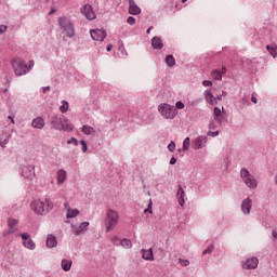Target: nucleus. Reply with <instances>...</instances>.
I'll return each instance as SVG.
<instances>
[{
	"instance_id": "obj_46",
	"label": "nucleus",
	"mask_w": 277,
	"mask_h": 277,
	"mask_svg": "<svg viewBox=\"0 0 277 277\" xmlns=\"http://www.w3.org/2000/svg\"><path fill=\"white\" fill-rule=\"evenodd\" d=\"M6 143H8V141L5 140V141H0V147H2V148H4L5 147V145H6Z\"/></svg>"
},
{
	"instance_id": "obj_23",
	"label": "nucleus",
	"mask_w": 277,
	"mask_h": 277,
	"mask_svg": "<svg viewBox=\"0 0 277 277\" xmlns=\"http://www.w3.org/2000/svg\"><path fill=\"white\" fill-rule=\"evenodd\" d=\"M17 225L16 219H9V232H6V235H12L16 233V228L14 226Z\"/></svg>"
},
{
	"instance_id": "obj_37",
	"label": "nucleus",
	"mask_w": 277,
	"mask_h": 277,
	"mask_svg": "<svg viewBox=\"0 0 277 277\" xmlns=\"http://www.w3.org/2000/svg\"><path fill=\"white\" fill-rule=\"evenodd\" d=\"M26 67H27L29 70L34 69V67H35V61H34V60L29 61V62H28V65L26 64Z\"/></svg>"
},
{
	"instance_id": "obj_36",
	"label": "nucleus",
	"mask_w": 277,
	"mask_h": 277,
	"mask_svg": "<svg viewBox=\"0 0 277 277\" xmlns=\"http://www.w3.org/2000/svg\"><path fill=\"white\" fill-rule=\"evenodd\" d=\"M68 145H74V146H77L78 145V142H77V140L75 138V137H72V138H69V141H67L66 142Z\"/></svg>"
},
{
	"instance_id": "obj_10",
	"label": "nucleus",
	"mask_w": 277,
	"mask_h": 277,
	"mask_svg": "<svg viewBox=\"0 0 277 277\" xmlns=\"http://www.w3.org/2000/svg\"><path fill=\"white\" fill-rule=\"evenodd\" d=\"M82 14L88 21L96 19V14L93 12V8L91 5H83Z\"/></svg>"
},
{
	"instance_id": "obj_7",
	"label": "nucleus",
	"mask_w": 277,
	"mask_h": 277,
	"mask_svg": "<svg viewBox=\"0 0 277 277\" xmlns=\"http://www.w3.org/2000/svg\"><path fill=\"white\" fill-rule=\"evenodd\" d=\"M58 26H61L63 35L68 38L75 37V27H72L71 21H69L67 17L58 18Z\"/></svg>"
},
{
	"instance_id": "obj_47",
	"label": "nucleus",
	"mask_w": 277,
	"mask_h": 277,
	"mask_svg": "<svg viewBox=\"0 0 277 277\" xmlns=\"http://www.w3.org/2000/svg\"><path fill=\"white\" fill-rule=\"evenodd\" d=\"M111 50H113V44H108V47H106V51L111 52Z\"/></svg>"
},
{
	"instance_id": "obj_22",
	"label": "nucleus",
	"mask_w": 277,
	"mask_h": 277,
	"mask_svg": "<svg viewBox=\"0 0 277 277\" xmlns=\"http://www.w3.org/2000/svg\"><path fill=\"white\" fill-rule=\"evenodd\" d=\"M61 266H62V271H63V272H69V271H71L72 260L63 259V260H62V263H61Z\"/></svg>"
},
{
	"instance_id": "obj_16",
	"label": "nucleus",
	"mask_w": 277,
	"mask_h": 277,
	"mask_svg": "<svg viewBox=\"0 0 277 277\" xmlns=\"http://www.w3.org/2000/svg\"><path fill=\"white\" fill-rule=\"evenodd\" d=\"M63 206L65 207L66 217L72 219L79 215V210L70 208L68 203H64Z\"/></svg>"
},
{
	"instance_id": "obj_15",
	"label": "nucleus",
	"mask_w": 277,
	"mask_h": 277,
	"mask_svg": "<svg viewBox=\"0 0 277 277\" xmlns=\"http://www.w3.org/2000/svg\"><path fill=\"white\" fill-rule=\"evenodd\" d=\"M90 226V223L84 221L83 223L80 224V226H75L72 225V229H74V235L79 236L80 234H82L83 232H85V229Z\"/></svg>"
},
{
	"instance_id": "obj_59",
	"label": "nucleus",
	"mask_w": 277,
	"mask_h": 277,
	"mask_svg": "<svg viewBox=\"0 0 277 277\" xmlns=\"http://www.w3.org/2000/svg\"><path fill=\"white\" fill-rule=\"evenodd\" d=\"M209 87H212V81H209Z\"/></svg>"
},
{
	"instance_id": "obj_52",
	"label": "nucleus",
	"mask_w": 277,
	"mask_h": 277,
	"mask_svg": "<svg viewBox=\"0 0 277 277\" xmlns=\"http://www.w3.org/2000/svg\"><path fill=\"white\" fill-rule=\"evenodd\" d=\"M47 91H50V87L43 88V93H47Z\"/></svg>"
},
{
	"instance_id": "obj_39",
	"label": "nucleus",
	"mask_w": 277,
	"mask_h": 277,
	"mask_svg": "<svg viewBox=\"0 0 277 277\" xmlns=\"http://www.w3.org/2000/svg\"><path fill=\"white\" fill-rule=\"evenodd\" d=\"M209 102H210V104H212V105H215V104H216V98L213 97L211 93H209Z\"/></svg>"
},
{
	"instance_id": "obj_42",
	"label": "nucleus",
	"mask_w": 277,
	"mask_h": 277,
	"mask_svg": "<svg viewBox=\"0 0 277 277\" xmlns=\"http://www.w3.org/2000/svg\"><path fill=\"white\" fill-rule=\"evenodd\" d=\"M6 31L5 25H0V35L4 34Z\"/></svg>"
},
{
	"instance_id": "obj_28",
	"label": "nucleus",
	"mask_w": 277,
	"mask_h": 277,
	"mask_svg": "<svg viewBox=\"0 0 277 277\" xmlns=\"http://www.w3.org/2000/svg\"><path fill=\"white\" fill-rule=\"evenodd\" d=\"M120 245L124 249H131L133 247V243L131 242L130 239H121Z\"/></svg>"
},
{
	"instance_id": "obj_21",
	"label": "nucleus",
	"mask_w": 277,
	"mask_h": 277,
	"mask_svg": "<svg viewBox=\"0 0 277 277\" xmlns=\"http://www.w3.org/2000/svg\"><path fill=\"white\" fill-rule=\"evenodd\" d=\"M227 72L226 67H223L221 70H214L210 76L212 77L213 80H222V76Z\"/></svg>"
},
{
	"instance_id": "obj_54",
	"label": "nucleus",
	"mask_w": 277,
	"mask_h": 277,
	"mask_svg": "<svg viewBox=\"0 0 277 277\" xmlns=\"http://www.w3.org/2000/svg\"><path fill=\"white\" fill-rule=\"evenodd\" d=\"M9 119L11 120V123L14 124V119H13V117L9 116Z\"/></svg>"
},
{
	"instance_id": "obj_33",
	"label": "nucleus",
	"mask_w": 277,
	"mask_h": 277,
	"mask_svg": "<svg viewBox=\"0 0 277 277\" xmlns=\"http://www.w3.org/2000/svg\"><path fill=\"white\" fill-rule=\"evenodd\" d=\"M130 26H134L135 24V18L133 16H129L128 19L126 21Z\"/></svg>"
},
{
	"instance_id": "obj_24",
	"label": "nucleus",
	"mask_w": 277,
	"mask_h": 277,
	"mask_svg": "<svg viewBox=\"0 0 277 277\" xmlns=\"http://www.w3.org/2000/svg\"><path fill=\"white\" fill-rule=\"evenodd\" d=\"M56 246H57L56 237L53 236V235H48V237H47V247L50 248V249H53Z\"/></svg>"
},
{
	"instance_id": "obj_51",
	"label": "nucleus",
	"mask_w": 277,
	"mask_h": 277,
	"mask_svg": "<svg viewBox=\"0 0 277 277\" xmlns=\"http://www.w3.org/2000/svg\"><path fill=\"white\" fill-rule=\"evenodd\" d=\"M206 101H209V91L205 92Z\"/></svg>"
},
{
	"instance_id": "obj_17",
	"label": "nucleus",
	"mask_w": 277,
	"mask_h": 277,
	"mask_svg": "<svg viewBox=\"0 0 277 277\" xmlns=\"http://www.w3.org/2000/svg\"><path fill=\"white\" fill-rule=\"evenodd\" d=\"M31 127L37 130H42L45 127V120L42 117H37L32 119Z\"/></svg>"
},
{
	"instance_id": "obj_48",
	"label": "nucleus",
	"mask_w": 277,
	"mask_h": 277,
	"mask_svg": "<svg viewBox=\"0 0 277 277\" xmlns=\"http://www.w3.org/2000/svg\"><path fill=\"white\" fill-rule=\"evenodd\" d=\"M273 238L277 239V230L272 232Z\"/></svg>"
},
{
	"instance_id": "obj_34",
	"label": "nucleus",
	"mask_w": 277,
	"mask_h": 277,
	"mask_svg": "<svg viewBox=\"0 0 277 277\" xmlns=\"http://www.w3.org/2000/svg\"><path fill=\"white\" fill-rule=\"evenodd\" d=\"M179 262H180V264H182L183 267H187L190 264L188 260L180 259Z\"/></svg>"
},
{
	"instance_id": "obj_6",
	"label": "nucleus",
	"mask_w": 277,
	"mask_h": 277,
	"mask_svg": "<svg viewBox=\"0 0 277 277\" xmlns=\"http://www.w3.org/2000/svg\"><path fill=\"white\" fill-rule=\"evenodd\" d=\"M158 113H160L161 117L164 119H174L175 116H177V109H175V106H171L167 103L158 105Z\"/></svg>"
},
{
	"instance_id": "obj_44",
	"label": "nucleus",
	"mask_w": 277,
	"mask_h": 277,
	"mask_svg": "<svg viewBox=\"0 0 277 277\" xmlns=\"http://www.w3.org/2000/svg\"><path fill=\"white\" fill-rule=\"evenodd\" d=\"M209 135L212 137H215L219 135V131H215V132L209 131Z\"/></svg>"
},
{
	"instance_id": "obj_57",
	"label": "nucleus",
	"mask_w": 277,
	"mask_h": 277,
	"mask_svg": "<svg viewBox=\"0 0 277 277\" xmlns=\"http://www.w3.org/2000/svg\"><path fill=\"white\" fill-rule=\"evenodd\" d=\"M24 176H25V177H29L30 175H28V174H25V172H24Z\"/></svg>"
},
{
	"instance_id": "obj_2",
	"label": "nucleus",
	"mask_w": 277,
	"mask_h": 277,
	"mask_svg": "<svg viewBox=\"0 0 277 277\" xmlns=\"http://www.w3.org/2000/svg\"><path fill=\"white\" fill-rule=\"evenodd\" d=\"M120 222V214L117 210H113L111 208H108L105 212V232L106 234L113 232L117 226L119 225Z\"/></svg>"
},
{
	"instance_id": "obj_19",
	"label": "nucleus",
	"mask_w": 277,
	"mask_h": 277,
	"mask_svg": "<svg viewBox=\"0 0 277 277\" xmlns=\"http://www.w3.org/2000/svg\"><path fill=\"white\" fill-rule=\"evenodd\" d=\"M176 199L179 200L180 207L183 208L185 205V190H183L182 186H179V190H176Z\"/></svg>"
},
{
	"instance_id": "obj_45",
	"label": "nucleus",
	"mask_w": 277,
	"mask_h": 277,
	"mask_svg": "<svg viewBox=\"0 0 277 277\" xmlns=\"http://www.w3.org/2000/svg\"><path fill=\"white\" fill-rule=\"evenodd\" d=\"M176 162H177V159L174 158V157H172V158H171V161H169V163H170L171 166H174Z\"/></svg>"
},
{
	"instance_id": "obj_9",
	"label": "nucleus",
	"mask_w": 277,
	"mask_h": 277,
	"mask_svg": "<svg viewBox=\"0 0 277 277\" xmlns=\"http://www.w3.org/2000/svg\"><path fill=\"white\" fill-rule=\"evenodd\" d=\"M22 240H24L23 245L28 250H35L36 245L34 242V239L30 238V235L28 234H21Z\"/></svg>"
},
{
	"instance_id": "obj_55",
	"label": "nucleus",
	"mask_w": 277,
	"mask_h": 277,
	"mask_svg": "<svg viewBox=\"0 0 277 277\" xmlns=\"http://www.w3.org/2000/svg\"><path fill=\"white\" fill-rule=\"evenodd\" d=\"M53 13H55L54 10H51V12L49 13V15H53Z\"/></svg>"
},
{
	"instance_id": "obj_11",
	"label": "nucleus",
	"mask_w": 277,
	"mask_h": 277,
	"mask_svg": "<svg viewBox=\"0 0 277 277\" xmlns=\"http://www.w3.org/2000/svg\"><path fill=\"white\" fill-rule=\"evenodd\" d=\"M207 143H208V137L206 135L198 136L194 141L195 150H199L203 148L205 146H207Z\"/></svg>"
},
{
	"instance_id": "obj_5",
	"label": "nucleus",
	"mask_w": 277,
	"mask_h": 277,
	"mask_svg": "<svg viewBox=\"0 0 277 277\" xmlns=\"http://www.w3.org/2000/svg\"><path fill=\"white\" fill-rule=\"evenodd\" d=\"M239 175L242 183H245L246 187H249V189H256V187H259V181L248 171V169L242 168Z\"/></svg>"
},
{
	"instance_id": "obj_29",
	"label": "nucleus",
	"mask_w": 277,
	"mask_h": 277,
	"mask_svg": "<svg viewBox=\"0 0 277 277\" xmlns=\"http://www.w3.org/2000/svg\"><path fill=\"white\" fill-rule=\"evenodd\" d=\"M166 65H168L169 67H174V65H175L174 56H172V55L166 56Z\"/></svg>"
},
{
	"instance_id": "obj_31",
	"label": "nucleus",
	"mask_w": 277,
	"mask_h": 277,
	"mask_svg": "<svg viewBox=\"0 0 277 277\" xmlns=\"http://www.w3.org/2000/svg\"><path fill=\"white\" fill-rule=\"evenodd\" d=\"M189 146H190V138L189 137L184 138V141H183V150L184 151L189 150Z\"/></svg>"
},
{
	"instance_id": "obj_30",
	"label": "nucleus",
	"mask_w": 277,
	"mask_h": 277,
	"mask_svg": "<svg viewBox=\"0 0 277 277\" xmlns=\"http://www.w3.org/2000/svg\"><path fill=\"white\" fill-rule=\"evenodd\" d=\"M69 109V104L67 101H62V106L60 107V110L62 114H66Z\"/></svg>"
},
{
	"instance_id": "obj_32",
	"label": "nucleus",
	"mask_w": 277,
	"mask_h": 277,
	"mask_svg": "<svg viewBox=\"0 0 277 277\" xmlns=\"http://www.w3.org/2000/svg\"><path fill=\"white\" fill-rule=\"evenodd\" d=\"M267 51H268V53H271V55L273 56V58H276V57H277V48L267 45Z\"/></svg>"
},
{
	"instance_id": "obj_58",
	"label": "nucleus",
	"mask_w": 277,
	"mask_h": 277,
	"mask_svg": "<svg viewBox=\"0 0 277 277\" xmlns=\"http://www.w3.org/2000/svg\"><path fill=\"white\" fill-rule=\"evenodd\" d=\"M208 253V250H205V252H202V254H207Z\"/></svg>"
},
{
	"instance_id": "obj_27",
	"label": "nucleus",
	"mask_w": 277,
	"mask_h": 277,
	"mask_svg": "<svg viewBox=\"0 0 277 277\" xmlns=\"http://www.w3.org/2000/svg\"><path fill=\"white\" fill-rule=\"evenodd\" d=\"M82 132L84 135H93L94 133H96V130L90 126L84 124L82 127Z\"/></svg>"
},
{
	"instance_id": "obj_41",
	"label": "nucleus",
	"mask_w": 277,
	"mask_h": 277,
	"mask_svg": "<svg viewBox=\"0 0 277 277\" xmlns=\"http://www.w3.org/2000/svg\"><path fill=\"white\" fill-rule=\"evenodd\" d=\"M149 212L153 214V201L149 202V206H147V209L145 210V213Z\"/></svg>"
},
{
	"instance_id": "obj_25",
	"label": "nucleus",
	"mask_w": 277,
	"mask_h": 277,
	"mask_svg": "<svg viewBox=\"0 0 277 277\" xmlns=\"http://www.w3.org/2000/svg\"><path fill=\"white\" fill-rule=\"evenodd\" d=\"M142 258L145 261L153 262L154 261V254H153V249L149 250H142Z\"/></svg>"
},
{
	"instance_id": "obj_43",
	"label": "nucleus",
	"mask_w": 277,
	"mask_h": 277,
	"mask_svg": "<svg viewBox=\"0 0 277 277\" xmlns=\"http://www.w3.org/2000/svg\"><path fill=\"white\" fill-rule=\"evenodd\" d=\"M110 242H113V245L117 246L119 243V238L113 237V239H110Z\"/></svg>"
},
{
	"instance_id": "obj_49",
	"label": "nucleus",
	"mask_w": 277,
	"mask_h": 277,
	"mask_svg": "<svg viewBox=\"0 0 277 277\" xmlns=\"http://www.w3.org/2000/svg\"><path fill=\"white\" fill-rule=\"evenodd\" d=\"M202 85H205V87H209V80H205V81H202Z\"/></svg>"
},
{
	"instance_id": "obj_35",
	"label": "nucleus",
	"mask_w": 277,
	"mask_h": 277,
	"mask_svg": "<svg viewBox=\"0 0 277 277\" xmlns=\"http://www.w3.org/2000/svg\"><path fill=\"white\" fill-rule=\"evenodd\" d=\"M168 149H169V151L174 153V150H175V143L174 142L169 143Z\"/></svg>"
},
{
	"instance_id": "obj_40",
	"label": "nucleus",
	"mask_w": 277,
	"mask_h": 277,
	"mask_svg": "<svg viewBox=\"0 0 277 277\" xmlns=\"http://www.w3.org/2000/svg\"><path fill=\"white\" fill-rule=\"evenodd\" d=\"M175 107H176V109H184L185 104H183L182 102H176Z\"/></svg>"
},
{
	"instance_id": "obj_50",
	"label": "nucleus",
	"mask_w": 277,
	"mask_h": 277,
	"mask_svg": "<svg viewBox=\"0 0 277 277\" xmlns=\"http://www.w3.org/2000/svg\"><path fill=\"white\" fill-rule=\"evenodd\" d=\"M153 29H154V27L150 26L149 28H147L146 34H150V31H153Z\"/></svg>"
},
{
	"instance_id": "obj_18",
	"label": "nucleus",
	"mask_w": 277,
	"mask_h": 277,
	"mask_svg": "<svg viewBox=\"0 0 277 277\" xmlns=\"http://www.w3.org/2000/svg\"><path fill=\"white\" fill-rule=\"evenodd\" d=\"M55 179L57 180V185H63L67 181V171L64 169L58 170Z\"/></svg>"
},
{
	"instance_id": "obj_56",
	"label": "nucleus",
	"mask_w": 277,
	"mask_h": 277,
	"mask_svg": "<svg viewBox=\"0 0 277 277\" xmlns=\"http://www.w3.org/2000/svg\"><path fill=\"white\" fill-rule=\"evenodd\" d=\"M275 185H277V174H276V176H275Z\"/></svg>"
},
{
	"instance_id": "obj_13",
	"label": "nucleus",
	"mask_w": 277,
	"mask_h": 277,
	"mask_svg": "<svg viewBox=\"0 0 277 277\" xmlns=\"http://www.w3.org/2000/svg\"><path fill=\"white\" fill-rule=\"evenodd\" d=\"M251 209H252V200L249 197H247L245 200H242L241 212L245 213V215H249Z\"/></svg>"
},
{
	"instance_id": "obj_20",
	"label": "nucleus",
	"mask_w": 277,
	"mask_h": 277,
	"mask_svg": "<svg viewBox=\"0 0 277 277\" xmlns=\"http://www.w3.org/2000/svg\"><path fill=\"white\" fill-rule=\"evenodd\" d=\"M222 110L223 108L220 109L219 107H215V109H213V119H215V122L219 124H222L223 121Z\"/></svg>"
},
{
	"instance_id": "obj_53",
	"label": "nucleus",
	"mask_w": 277,
	"mask_h": 277,
	"mask_svg": "<svg viewBox=\"0 0 277 277\" xmlns=\"http://www.w3.org/2000/svg\"><path fill=\"white\" fill-rule=\"evenodd\" d=\"M251 101H252L253 104H256V98H255V96H252Z\"/></svg>"
},
{
	"instance_id": "obj_3",
	"label": "nucleus",
	"mask_w": 277,
	"mask_h": 277,
	"mask_svg": "<svg viewBox=\"0 0 277 277\" xmlns=\"http://www.w3.org/2000/svg\"><path fill=\"white\" fill-rule=\"evenodd\" d=\"M51 127L57 131L65 132H70L75 129V126H72L64 115H55L51 117Z\"/></svg>"
},
{
	"instance_id": "obj_8",
	"label": "nucleus",
	"mask_w": 277,
	"mask_h": 277,
	"mask_svg": "<svg viewBox=\"0 0 277 277\" xmlns=\"http://www.w3.org/2000/svg\"><path fill=\"white\" fill-rule=\"evenodd\" d=\"M259 267V259L258 258H250L247 259L246 262L242 264V268L246 271H252Z\"/></svg>"
},
{
	"instance_id": "obj_60",
	"label": "nucleus",
	"mask_w": 277,
	"mask_h": 277,
	"mask_svg": "<svg viewBox=\"0 0 277 277\" xmlns=\"http://www.w3.org/2000/svg\"><path fill=\"white\" fill-rule=\"evenodd\" d=\"M183 3L187 2V0H182Z\"/></svg>"
},
{
	"instance_id": "obj_1",
	"label": "nucleus",
	"mask_w": 277,
	"mask_h": 277,
	"mask_svg": "<svg viewBox=\"0 0 277 277\" xmlns=\"http://www.w3.org/2000/svg\"><path fill=\"white\" fill-rule=\"evenodd\" d=\"M30 208L31 211L36 213V215H47L50 211L53 210L54 203L53 200L47 197L45 200H32Z\"/></svg>"
},
{
	"instance_id": "obj_38",
	"label": "nucleus",
	"mask_w": 277,
	"mask_h": 277,
	"mask_svg": "<svg viewBox=\"0 0 277 277\" xmlns=\"http://www.w3.org/2000/svg\"><path fill=\"white\" fill-rule=\"evenodd\" d=\"M80 145H82V151H83V153H87V150H88V145H87L85 141H80Z\"/></svg>"
},
{
	"instance_id": "obj_12",
	"label": "nucleus",
	"mask_w": 277,
	"mask_h": 277,
	"mask_svg": "<svg viewBox=\"0 0 277 277\" xmlns=\"http://www.w3.org/2000/svg\"><path fill=\"white\" fill-rule=\"evenodd\" d=\"M91 38L94 41H104L106 38V32L103 29H97V30H91Z\"/></svg>"
},
{
	"instance_id": "obj_26",
	"label": "nucleus",
	"mask_w": 277,
	"mask_h": 277,
	"mask_svg": "<svg viewBox=\"0 0 277 277\" xmlns=\"http://www.w3.org/2000/svg\"><path fill=\"white\" fill-rule=\"evenodd\" d=\"M163 48V42L159 37H154L153 38V49L155 50H160Z\"/></svg>"
},
{
	"instance_id": "obj_14",
	"label": "nucleus",
	"mask_w": 277,
	"mask_h": 277,
	"mask_svg": "<svg viewBox=\"0 0 277 277\" xmlns=\"http://www.w3.org/2000/svg\"><path fill=\"white\" fill-rule=\"evenodd\" d=\"M141 12L142 10L135 4V1L129 0V15H138Z\"/></svg>"
},
{
	"instance_id": "obj_4",
	"label": "nucleus",
	"mask_w": 277,
	"mask_h": 277,
	"mask_svg": "<svg viewBox=\"0 0 277 277\" xmlns=\"http://www.w3.org/2000/svg\"><path fill=\"white\" fill-rule=\"evenodd\" d=\"M11 67L13 68L14 75L16 77H23L30 72V69L27 68V63L23 58L16 57L11 60Z\"/></svg>"
}]
</instances>
